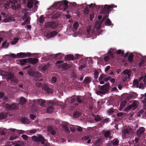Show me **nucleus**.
<instances>
[{"mask_svg": "<svg viewBox=\"0 0 146 146\" xmlns=\"http://www.w3.org/2000/svg\"><path fill=\"white\" fill-rule=\"evenodd\" d=\"M28 73L29 76H34L36 72L33 71L32 69H30V71L28 72Z\"/></svg>", "mask_w": 146, "mask_h": 146, "instance_id": "nucleus-27", "label": "nucleus"}, {"mask_svg": "<svg viewBox=\"0 0 146 146\" xmlns=\"http://www.w3.org/2000/svg\"><path fill=\"white\" fill-rule=\"evenodd\" d=\"M133 55L132 54H131L129 55V58H128V60L130 62H132L133 61Z\"/></svg>", "mask_w": 146, "mask_h": 146, "instance_id": "nucleus-43", "label": "nucleus"}, {"mask_svg": "<svg viewBox=\"0 0 146 146\" xmlns=\"http://www.w3.org/2000/svg\"><path fill=\"white\" fill-rule=\"evenodd\" d=\"M145 131V128L143 127H141L137 131V133L138 135H139L143 133Z\"/></svg>", "mask_w": 146, "mask_h": 146, "instance_id": "nucleus-15", "label": "nucleus"}, {"mask_svg": "<svg viewBox=\"0 0 146 146\" xmlns=\"http://www.w3.org/2000/svg\"><path fill=\"white\" fill-rule=\"evenodd\" d=\"M106 25H111V22L109 19H107L105 23Z\"/></svg>", "mask_w": 146, "mask_h": 146, "instance_id": "nucleus-42", "label": "nucleus"}, {"mask_svg": "<svg viewBox=\"0 0 146 146\" xmlns=\"http://www.w3.org/2000/svg\"><path fill=\"white\" fill-rule=\"evenodd\" d=\"M27 55L25 53L20 52L17 54V58H20L26 57Z\"/></svg>", "mask_w": 146, "mask_h": 146, "instance_id": "nucleus-20", "label": "nucleus"}, {"mask_svg": "<svg viewBox=\"0 0 146 146\" xmlns=\"http://www.w3.org/2000/svg\"><path fill=\"white\" fill-rule=\"evenodd\" d=\"M36 129H34L30 131V132L31 133H34L36 132Z\"/></svg>", "mask_w": 146, "mask_h": 146, "instance_id": "nucleus-58", "label": "nucleus"}, {"mask_svg": "<svg viewBox=\"0 0 146 146\" xmlns=\"http://www.w3.org/2000/svg\"><path fill=\"white\" fill-rule=\"evenodd\" d=\"M108 113L109 115H111L114 112L113 109L112 108H111L108 111Z\"/></svg>", "mask_w": 146, "mask_h": 146, "instance_id": "nucleus-36", "label": "nucleus"}, {"mask_svg": "<svg viewBox=\"0 0 146 146\" xmlns=\"http://www.w3.org/2000/svg\"><path fill=\"white\" fill-rule=\"evenodd\" d=\"M27 102V100H25L24 98L21 97L19 99V104L22 105H23L25 104Z\"/></svg>", "mask_w": 146, "mask_h": 146, "instance_id": "nucleus-17", "label": "nucleus"}, {"mask_svg": "<svg viewBox=\"0 0 146 146\" xmlns=\"http://www.w3.org/2000/svg\"><path fill=\"white\" fill-rule=\"evenodd\" d=\"M110 135V132L108 131H106L104 133L105 136L106 137H108Z\"/></svg>", "mask_w": 146, "mask_h": 146, "instance_id": "nucleus-39", "label": "nucleus"}, {"mask_svg": "<svg viewBox=\"0 0 146 146\" xmlns=\"http://www.w3.org/2000/svg\"><path fill=\"white\" fill-rule=\"evenodd\" d=\"M126 104V102L125 101H123L121 103L120 108L119 110H121L122 108L124 107Z\"/></svg>", "mask_w": 146, "mask_h": 146, "instance_id": "nucleus-30", "label": "nucleus"}, {"mask_svg": "<svg viewBox=\"0 0 146 146\" xmlns=\"http://www.w3.org/2000/svg\"><path fill=\"white\" fill-rule=\"evenodd\" d=\"M6 73L7 75L5 76L7 77L8 79H11L14 77V75L13 74L11 73Z\"/></svg>", "mask_w": 146, "mask_h": 146, "instance_id": "nucleus-23", "label": "nucleus"}, {"mask_svg": "<svg viewBox=\"0 0 146 146\" xmlns=\"http://www.w3.org/2000/svg\"><path fill=\"white\" fill-rule=\"evenodd\" d=\"M101 25L100 24H99L98 22L96 23L95 27L97 29H99Z\"/></svg>", "mask_w": 146, "mask_h": 146, "instance_id": "nucleus-51", "label": "nucleus"}, {"mask_svg": "<svg viewBox=\"0 0 146 146\" xmlns=\"http://www.w3.org/2000/svg\"><path fill=\"white\" fill-rule=\"evenodd\" d=\"M91 81V79L88 77H86L83 82L84 84H88Z\"/></svg>", "mask_w": 146, "mask_h": 146, "instance_id": "nucleus-31", "label": "nucleus"}, {"mask_svg": "<svg viewBox=\"0 0 146 146\" xmlns=\"http://www.w3.org/2000/svg\"><path fill=\"white\" fill-rule=\"evenodd\" d=\"M117 116L120 117L123 115H125V113L123 112H119L117 113Z\"/></svg>", "mask_w": 146, "mask_h": 146, "instance_id": "nucleus-41", "label": "nucleus"}, {"mask_svg": "<svg viewBox=\"0 0 146 146\" xmlns=\"http://www.w3.org/2000/svg\"><path fill=\"white\" fill-rule=\"evenodd\" d=\"M144 60H142L140 62V64L139 65V66H141V65L144 63Z\"/></svg>", "mask_w": 146, "mask_h": 146, "instance_id": "nucleus-62", "label": "nucleus"}, {"mask_svg": "<svg viewBox=\"0 0 146 146\" xmlns=\"http://www.w3.org/2000/svg\"><path fill=\"white\" fill-rule=\"evenodd\" d=\"M94 77L95 79H97L99 75V73L96 70H95L94 71Z\"/></svg>", "mask_w": 146, "mask_h": 146, "instance_id": "nucleus-35", "label": "nucleus"}, {"mask_svg": "<svg viewBox=\"0 0 146 146\" xmlns=\"http://www.w3.org/2000/svg\"><path fill=\"white\" fill-rule=\"evenodd\" d=\"M113 6L111 5L109 6L108 5H106L104 6V7L105 10L104 9L103 11L104 12L109 11L110 10L111 8H113Z\"/></svg>", "mask_w": 146, "mask_h": 146, "instance_id": "nucleus-19", "label": "nucleus"}, {"mask_svg": "<svg viewBox=\"0 0 146 146\" xmlns=\"http://www.w3.org/2000/svg\"><path fill=\"white\" fill-rule=\"evenodd\" d=\"M76 99L77 100V102L79 103H81L82 101L81 99V97L80 96H77L76 97Z\"/></svg>", "mask_w": 146, "mask_h": 146, "instance_id": "nucleus-44", "label": "nucleus"}, {"mask_svg": "<svg viewBox=\"0 0 146 146\" xmlns=\"http://www.w3.org/2000/svg\"><path fill=\"white\" fill-rule=\"evenodd\" d=\"M10 56L13 58H17V56L14 54H11L10 55Z\"/></svg>", "mask_w": 146, "mask_h": 146, "instance_id": "nucleus-52", "label": "nucleus"}, {"mask_svg": "<svg viewBox=\"0 0 146 146\" xmlns=\"http://www.w3.org/2000/svg\"><path fill=\"white\" fill-rule=\"evenodd\" d=\"M54 24L52 22L47 23L45 25V27L46 28H53Z\"/></svg>", "mask_w": 146, "mask_h": 146, "instance_id": "nucleus-21", "label": "nucleus"}, {"mask_svg": "<svg viewBox=\"0 0 146 146\" xmlns=\"http://www.w3.org/2000/svg\"><path fill=\"white\" fill-rule=\"evenodd\" d=\"M21 121L22 123L25 124H28L30 123L29 120L25 117L23 118L21 120Z\"/></svg>", "mask_w": 146, "mask_h": 146, "instance_id": "nucleus-22", "label": "nucleus"}, {"mask_svg": "<svg viewBox=\"0 0 146 146\" xmlns=\"http://www.w3.org/2000/svg\"><path fill=\"white\" fill-rule=\"evenodd\" d=\"M139 103V102L137 101H134L132 105L127 106L124 109V111L125 112H127L128 111L131 109L134 110L137 107Z\"/></svg>", "mask_w": 146, "mask_h": 146, "instance_id": "nucleus-3", "label": "nucleus"}, {"mask_svg": "<svg viewBox=\"0 0 146 146\" xmlns=\"http://www.w3.org/2000/svg\"><path fill=\"white\" fill-rule=\"evenodd\" d=\"M10 18L9 17H8V18H5L3 20V22H5V23L9 22H10Z\"/></svg>", "mask_w": 146, "mask_h": 146, "instance_id": "nucleus-47", "label": "nucleus"}, {"mask_svg": "<svg viewBox=\"0 0 146 146\" xmlns=\"http://www.w3.org/2000/svg\"><path fill=\"white\" fill-rule=\"evenodd\" d=\"M18 39L19 38H15L11 42V44H16L17 42Z\"/></svg>", "mask_w": 146, "mask_h": 146, "instance_id": "nucleus-37", "label": "nucleus"}, {"mask_svg": "<svg viewBox=\"0 0 146 146\" xmlns=\"http://www.w3.org/2000/svg\"><path fill=\"white\" fill-rule=\"evenodd\" d=\"M101 119V118L99 115H97L95 117V120L97 121H100Z\"/></svg>", "mask_w": 146, "mask_h": 146, "instance_id": "nucleus-38", "label": "nucleus"}, {"mask_svg": "<svg viewBox=\"0 0 146 146\" xmlns=\"http://www.w3.org/2000/svg\"><path fill=\"white\" fill-rule=\"evenodd\" d=\"M117 52L118 54H121L123 55L124 54V52L123 51H122L121 50H119L117 51Z\"/></svg>", "mask_w": 146, "mask_h": 146, "instance_id": "nucleus-48", "label": "nucleus"}, {"mask_svg": "<svg viewBox=\"0 0 146 146\" xmlns=\"http://www.w3.org/2000/svg\"><path fill=\"white\" fill-rule=\"evenodd\" d=\"M34 102L35 104L40 105L41 106H42L45 102L43 100L41 99L34 100Z\"/></svg>", "mask_w": 146, "mask_h": 146, "instance_id": "nucleus-13", "label": "nucleus"}, {"mask_svg": "<svg viewBox=\"0 0 146 146\" xmlns=\"http://www.w3.org/2000/svg\"><path fill=\"white\" fill-rule=\"evenodd\" d=\"M5 107L6 108L10 110L17 109H18V107L16 106V105L14 104H7L5 105Z\"/></svg>", "mask_w": 146, "mask_h": 146, "instance_id": "nucleus-8", "label": "nucleus"}, {"mask_svg": "<svg viewBox=\"0 0 146 146\" xmlns=\"http://www.w3.org/2000/svg\"><path fill=\"white\" fill-rule=\"evenodd\" d=\"M139 82L137 80L135 79L133 81V86L135 87H138V84Z\"/></svg>", "mask_w": 146, "mask_h": 146, "instance_id": "nucleus-32", "label": "nucleus"}, {"mask_svg": "<svg viewBox=\"0 0 146 146\" xmlns=\"http://www.w3.org/2000/svg\"><path fill=\"white\" fill-rule=\"evenodd\" d=\"M36 85L38 87H40L41 85V84L40 83H37L36 84Z\"/></svg>", "mask_w": 146, "mask_h": 146, "instance_id": "nucleus-64", "label": "nucleus"}, {"mask_svg": "<svg viewBox=\"0 0 146 146\" xmlns=\"http://www.w3.org/2000/svg\"><path fill=\"white\" fill-rule=\"evenodd\" d=\"M132 131L131 129H126L124 130L122 132V137L123 138H126L131 133Z\"/></svg>", "mask_w": 146, "mask_h": 146, "instance_id": "nucleus-6", "label": "nucleus"}, {"mask_svg": "<svg viewBox=\"0 0 146 146\" xmlns=\"http://www.w3.org/2000/svg\"><path fill=\"white\" fill-rule=\"evenodd\" d=\"M79 26L78 23L77 22H75L73 25L74 27L75 28H77Z\"/></svg>", "mask_w": 146, "mask_h": 146, "instance_id": "nucleus-49", "label": "nucleus"}, {"mask_svg": "<svg viewBox=\"0 0 146 146\" xmlns=\"http://www.w3.org/2000/svg\"><path fill=\"white\" fill-rule=\"evenodd\" d=\"M33 0H30L28 2L27 4V6L29 8H32L33 5Z\"/></svg>", "mask_w": 146, "mask_h": 146, "instance_id": "nucleus-25", "label": "nucleus"}, {"mask_svg": "<svg viewBox=\"0 0 146 146\" xmlns=\"http://www.w3.org/2000/svg\"><path fill=\"white\" fill-rule=\"evenodd\" d=\"M29 60L28 59L25 58L20 59L19 61L21 65H25L27 63H29Z\"/></svg>", "mask_w": 146, "mask_h": 146, "instance_id": "nucleus-16", "label": "nucleus"}, {"mask_svg": "<svg viewBox=\"0 0 146 146\" xmlns=\"http://www.w3.org/2000/svg\"><path fill=\"white\" fill-rule=\"evenodd\" d=\"M9 43L7 42L6 40L3 42L2 44V47L3 48H7L9 45Z\"/></svg>", "mask_w": 146, "mask_h": 146, "instance_id": "nucleus-18", "label": "nucleus"}, {"mask_svg": "<svg viewBox=\"0 0 146 146\" xmlns=\"http://www.w3.org/2000/svg\"><path fill=\"white\" fill-rule=\"evenodd\" d=\"M94 17V15L93 14H91L90 16V19L91 20H92Z\"/></svg>", "mask_w": 146, "mask_h": 146, "instance_id": "nucleus-61", "label": "nucleus"}, {"mask_svg": "<svg viewBox=\"0 0 146 146\" xmlns=\"http://www.w3.org/2000/svg\"><path fill=\"white\" fill-rule=\"evenodd\" d=\"M77 130L79 131H82V128L80 127H78L77 128Z\"/></svg>", "mask_w": 146, "mask_h": 146, "instance_id": "nucleus-59", "label": "nucleus"}, {"mask_svg": "<svg viewBox=\"0 0 146 146\" xmlns=\"http://www.w3.org/2000/svg\"><path fill=\"white\" fill-rule=\"evenodd\" d=\"M29 63L32 64H35L37 63L38 61V59L36 58H28Z\"/></svg>", "mask_w": 146, "mask_h": 146, "instance_id": "nucleus-12", "label": "nucleus"}, {"mask_svg": "<svg viewBox=\"0 0 146 146\" xmlns=\"http://www.w3.org/2000/svg\"><path fill=\"white\" fill-rule=\"evenodd\" d=\"M54 110L52 106H50L47 108V111L48 113H51Z\"/></svg>", "mask_w": 146, "mask_h": 146, "instance_id": "nucleus-29", "label": "nucleus"}, {"mask_svg": "<svg viewBox=\"0 0 146 146\" xmlns=\"http://www.w3.org/2000/svg\"><path fill=\"white\" fill-rule=\"evenodd\" d=\"M44 21V18L42 16H41L40 18L39 22L40 23Z\"/></svg>", "mask_w": 146, "mask_h": 146, "instance_id": "nucleus-53", "label": "nucleus"}, {"mask_svg": "<svg viewBox=\"0 0 146 146\" xmlns=\"http://www.w3.org/2000/svg\"><path fill=\"white\" fill-rule=\"evenodd\" d=\"M84 12L85 14L87 15L88 13V10L87 7L85 8V9L84 10Z\"/></svg>", "mask_w": 146, "mask_h": 146, "instance_id": "nucleus-46", "label": "nucleus"}, {"mask_svg": "<svg viewBox=\"0 0 146 146\" xmlns=\"http://www.w3.org/2000/svg\"><path fill=\"white\" fill-rule=\"evenodd\" d=\"M111 144H113V145L115 146L117 145L119 143V141L117 139H114L112 141H111Z\"/></svg>", "mask_w": 146, "mask_h": 146, "instance_id": "nucleus-28", "label": "nucleus"}, {"mask_svg": "<svg viewBox=\"0 0 146 146\" xmlns=\"http://www.w3.org/2000/svg\"><path fill=\"white\" fill-rule=\"evenodd\" d=\"M6 73L5 72L2 70H0V76H6Z\"/></svg>", "mask_w": 146, "mask_h": 146, "instance_id": "nucleus-40", "label": "nucleus"}, {"mask_svg": "<svg viewBox=\"0 0 146 146\" xmlns=\"http://www.w3.org/2000/svg\"><path fill=\"white\" fill-rule=\"evenodd\" d=\"M110 78V77H107L106 75L101 74L99 77V80L101 84H103L104 83V81H107L109 80Z\"/></svg>", "mask_w": 146, "mask_h": 146, "instance_id": "nucleus-5", "label": "nucleus"}, {"mask_svg": "<svg viewBox=\"0 0 146 146\" xmlns=\"http://www.w3.org/2000/svg\"><path fill=\"white\" fill-rule=\"evenodd\" d=\"M113 57L112 53L110 52L109 54L106 55L104 58V59L105 61H108L110 58H112Z\"/></svg>", "mask_w": 146, "mask_h": 146, "instance_id": "nucleus-11", "label": "nucleus"}, {"mask_svg": "<svg viewBox=\"0 0 146 146\" xmlns=\"http://www.w3.org/2000/svg\"><path fill=\"white\" fill-rule=\"evenodd\" d=\"M21 137L25 141H26L28 139V136L25 135H23L21 136Z\"/></svg>", "mask_w": 146, "mask_h": 146, "instance_id": "nucleus-45", "label": "nucleus"}, {"mask_svg": "<svg viewBox=\"0 0 146 146\" xmlns=\"http://www.w3.org/2000/svg\"><path fill=\"white\" fill-rule=\"evenodd\" d=\"M16 138H17V137L16 136H14V137H13L12 136H11L10 137L9 139L10 140H12L13 139H16Z\"/></svg>", "mask_w": 146, "mask_h": 146, "instance_id": "nucleus-60", "label": "nucleus"}, {"mask_svg": "<svg viewBox=\"0 0 146 146\" xmlns=\"http://www.w3.org/2000/svg\"><path fill=\"white\" fill-rule=\"evenodd\" d=\"M63 3L65 6V8L66 9L68 7V2L67 1H63Z\"/></svg>", "mask_w": 146, "mask_h": 146, "instance_id": "nucleus-50", "label": "nucleus"}, {"mask_svg": "<svg viewBox=\"0 0 146 146\" xmlns=\"http://www.w3.org/2000/svg\"><path fill=\"white\" fill-rule=\"evenodd\" d=\"M122 73L125 75H127L129 77L131 75L130 71L129 70L127 69H126L123 71L122 72Z\"/></svg>", "mask_w": 146, "mask_h": 146, "instance_id": "nucleus-24", "label": "nucleus"}, {"mask_svg": "<svg viewBox=\"0 0 146 146\" xmlns=\"http://www.w3.org/2000/svg\"><path fill=\"white\" fill-rule=\"evenodd\" d=\"M80 112L77 111L73 114V116L75 118L78 117L80 115Z\"/></svg>", "mask_w": 146, "mask_h": 146, "instance_id": "nucleus-34", "label": "nucleus"}, {"mask_svg": "<svg viewBox=\"0 0 146 146\" xmlns=\"http://www.w3.org/2000/svg\"><path fill=\"white\" fill-rule=\"evenodd\" d=\"M40 74L38 72H36L35 74L34 77H40Z\"/></svg>", "mask_w": 146, "mask_h": 146, "instance_id": "nucleus-55", "label": "nucleus"}, {"mask_svg": "<svg viewBox=\"0 0 146 146\" xmlns=\"http://www.w3.org/2000/svg\"><path fill=\"white\" fill-rule=\"evenodd\" d=\"M22 13L24 15L23 17V19L24 21L26 23H29L30 19L28 16V13L27 11L26 10H23L22 11Z\"/></svg>", "mask_w": 146, "mask_h": 146, "instance_id": "nucleus-4", "label": "nucleus"}, {"mask_svg": "<svg viewBox=\"0 0 146 146\" xmlns=\"http://www.w3.org/2000/svg\"><path fill=\"white\" fill-rule=\"evenodd\" d=\"M10 5L13 9L19 8L20 7V5L17 3L16 0H10L9 3L5 5V7L6 9H7L10 7Z\"/></svg>", "mask_w": 146, "mask_h": 146, "instance_id": "nucleus-1", "label": "nucleus"}, {"mask_svg": "<svg viewBox=\"0 0 146 146\" xmlns=\"http://www.w3.org/2000/svg\"><path fill=\"white\" fill-rule=\"evenodd\" d=\"M110 68V66H107L105 68V71H107L109 70Z\"/></svg>", "mask_w": 146, "mask_h": 146, "instance_id": "nucleus-63", "label": "nucleus"}, {"mask_svg": "<svg viewBox=\"0 0 146 146\" xmlns=\"http://www.w3.org/2000/svg\"><path fill=\"white\" fill-rule=\"evenodd\" d=\"M8 115V114L5 113L0 114V120L5 118Z\"/></svg>", "mask_w": 146, "mask_h": 146, "instance_id": "nucleus-26", "label": "nucleus"}, {"mask_svg": "<svg viewBox=\"0 0 146 146\" xmlns=\"http://www.w3.org/2000/svg\"><path fill=\"white\" fill-rule=\"evenodd\" d=\"M56 78L55 77H53L52 79V83H54L56 82Z\"/></svg>", "mask_w": 146, "mask_h": 146, "instance_id": "nucleus-54", "label": "nucleus"}, {"mask_svg": "<svg viewBox=\"0 0 146 146\" xmlns=\"http://www.w3.org/2000/svg\"><path fill=\"white\" fill-rule=\"evenodd\" d=\"M89 7L91 8H94L95 7V5L94 4H91L89 5Z\"/></svg>", "mask_w": 146, "mask_h": 146, "instance_id": "nucleus-56", "label": "nucleus"}, {"mask_svg": "<svg viewBox=\"0 0 146 146\" xmlns=\"http://www.w3.org/2000/svg\"><path fill=\"white\" fill-rule=\"evenodd\" d=\"M63 61L60 60L57 61L56 63V65L59 68H63L64 66L67 65V64L64 63H63Z\"/></svg>", "mask_w": 146, "mask_h": 146, "instance_id": "nucleus-9", "label": "nucleus"}, {"mask_svg": "<svg viewBox=\"0 0 146 146\" xmlns=\"http://www.w3.org/2000/svg\"><path fill=\"white\" fill-rule=\"evenodd\" d=\"M42 89L47 93H52L53 91V90L52 89L50 88L46 84H44L43 85Z\"/></svg>", "mask_w": 146, "mask_h": 146, "instance_id": "nucleus-7", "label": "nucleus"}, {"mask_svg": "<svg viewBox=\"0 0 146 146\" xmlns=\"http://www.w3.org/2000/svg\"><path fill=\"white\" fill-rule=\"evenodd\" d=\"M30 117L31 119H34L36 118V116L34 115H30Z\"/></svg>", "mask_w": 146, "mask_h": 146, "instance_id": "nucleus-57", "label": "nucleus"}, {"mask_svg": "<svg viewBox=\"0 0 146 146\" xmlns=\"http://www.w3.org/2000/svg\"><path fill=\"white\" fill-rule=\"evenodd\" d=\"M109 87V84L106 83L100 87V90L99 91H96V93L98 95L102 94H104L108 91Z\"/></svg>", "mask_w": 146, "mask_h": 146, "instance_id": "nucleus-2", "label": "nucleus"}, {"mask_svg": "<svg viewBox=\"0 0 146 146\" xmlns=\"http://www.w3.org/2000/svg\"><path fill=\"white\" fill-rule=\"evenodd\" d=\"M38 142H40L41 143L44 145V144L45 143L46 141V140L44 139V137H43L41 135H38Z\"/></svg>", "mask_w": 146, "mask_h": 146, "instance_id": "nucleus-14", "label": "nucleus"}, {"mask_svg": "<svg viewBox=\"0 0 146 146\" xmlns=\"http://www.w3.org/2000/svg\"><path fill=\"white\" fill-rule=\"evenodd\" d=\"M38 136L37 137L35 136H33L32 137V139L36 142L38 141Z\"/></svg>", "mask_w": 146, "mask_h": 146, "instance_id": "nucleus-33", "label": "nucleus"}, {"mask_svg": "<svg viewBox=\"0 0 146 146\" xmlns=\"http://www.w3.org/2000/svg\"><path fill=\"white\" fill-rule=\"evenodd\" d=\"M57 34V33L55 31H54L52 32L48 33L46 35V36L48 38H50L55 36Z\"/></svg>", "mask_w": 146, "mask_h": 146, "instance_id": "nucleus-10", "label": "nucleus"}]
</instances>
